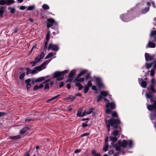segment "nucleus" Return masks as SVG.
<instances>
[{
  "instance_id": "obj_1",
  "label": "nucleus",
  "mask_w": 156,
  "mask_h": 156,
  "mask_svg": "<svg viewBox=\"0 0 156 156\" xmlns=\"http://www.w3.org/2000/svg\"><path fill=\"white\" fill-rule=\"evenodd\" d=\"M111 113L112 118L108 121H105L106 126L108 132L110 131V126L113 129H117L121 128L120 124H122L116 112L113 111Z\"/></svg>"
},
{
  "instance_id": "obj_6",
  "label": "nucleus",
  "mask_w": 156,
  "mask_h": 156,
  "mask_svg": "<svg viewBox=\"0 0 156 156\" xmlns=\"http://www.w3.org/2000/svg\"><path fill=\"white\" fill-rule=\"evenodd\" d=\"M51 60V59H50L44 61L40 66L36 67H34V68L36 69L38 72L42 70V69L45 68V66L50 62Z\"/></svg>"
},
{
  "instance_id": "obj_52",
  "label": "nucleus",
  "mask_w": 156,
  "mask_h": 156,
  "mask_svg": "<svg viewBox=\"0 0 156 156\" xmlns=\"http://www.w3.org/2000/svg\"><path fill=\"white\" fill-rule=\"evenodd\" d=\"M153 65L154 66L153 68L152 69L155 71L156 70V63L153 62Z\"/></svg>"
},
{
  "instance_id": "obj_56",
  "label": "nucleus",
  "mask_w": 156,
  "mask_h": 156,
  "mask_svg": "<svg viewBox=\"0 0 156 156\" xmlns=\"http://www.w3.org/2000/svg\"><path fill=\"white\" fill-rule=\"evenodd\" d=\"M88 126V125L84 123H83L82 124V125L81 126L82 127H83V128H84L86 127H87Z\"/></svg>"
},
{
  "instance_id": "obj_51",
  "label": "nucleus",
  "mask_w": 156,
  "mask_h": 156,
  "mask_svg": "<svg viewBox=\"0 0 156 156\" xmlns=\"http://www.w3.org/2000/svg\"><path fill=\"white\" fill-rule=\"evenodd\" d=\"M154 35H156V31H152L151 34V35L152 36H153Z\"/></svg>"
},
{
  "instance_id": "obj_37",
  "label": "nucleus",
  "mask_w": 156,
  "mask_h": 156,
  "mask_svg": "<svg viewBox=\"0 0 156 156\" xmlns=\"http://www.w3.org/2000/svg\"><path fill=\"white\" fill-rule=\"evenodd\" d=\"M38 56L39 60H41V59L43 58L44 56V52H41V54Z\"/></svg>"
},
{
  "instance_id": "obj_18",
  "label": "nucleus",
  "mask_w": 156,
  "mask_h": 156,
  "mask_svg": "<svg viewBox=\"0 0 156 156\" xmlns=\"http://www.w3.org/2000/svg\"><path fill=\"white\" fill-rule=\"evenodd\" d=\"M29 129V128L27 127H24L20 131V133L21 134H24Z\"/></svg>"
},
{
  "instance_id": "obj_49",
  "label": "nucleus",
  "mask_w": 156,
  "mask_h": 156,
  "mask_svg": "<svg viewBox=\"0 0 156 156\" xmlns=\"http://www.w3.org/2000/svg\"><path fill=\"white\" fill-rule=\"evenodd\" d=\"M64 83L62 81L60 82L59 86V88H60L63 87L64 85Z\"/></svg>"
},
{
  "instance_id": "obj_44",
  "label": "nucleus",
  "mask_w": 156,
  "mask_h": 156,
  "mask_svg": "<svg viewBox=\"0 0 156 156\" xmlns=\"http://www.w3.org/2000/svg\"><path fill=\"white\" fill-rule=\"evenodd\" d=\"M30 150L27 151L25 153L23 156H30Z\"/></svg>"
},
{
  "instance_id": "obj_17",
  "label": "nucleus",
  "mask_w": 156,
  "mask_h": 156,
  "mask_svg": "<svg viewBox=\"0 0 156 156\" xmlns=\"http://www.w3.org/2000/svg\"><path fill=\"white\" fill-rule=\"evenodd\" d=\"M141 80L142 81L141 83L140 84V86L142 87L143 88H146L147 87V83L146 81L143 80L142 78L141 79Z\"/></svg>"
},
{
  "instance_id": "obj_58",
  "label": "nucleus",
  "mask_w": 156,
  "mask_h": 156,
  "mask_svg": "<svg viewBox=\"0 0 156 156\" xmlns=\"http://www.w3.org/2000/svg\"><path fill=\"white\" fill-rule=\"evenodd\" d=\"M54 100V99L53 98V97H52L51 99H48V100H47L46 102L47 103H49L51 101H52L53 100Z\"/></svg>"
},
{
  "instance_id": "obj_61",
  "label": "nucleus",
  "mask_w": 156,
  "mask_h": 156,
  "mask_svg": "<svg viewBox=\"0 0 156 156\" xmlns=\"http://www.w3.org/2000/svg\"><path fill=\"white\" fill-rule=\"evenodd\" d=\"M90 134V133H83L82 135V137H84L85 136H87Z\"/></svg>"
},
{
  "instance_id": "obj_23",
  "label": "nucleus",
  "mask_w": 156,
  "mask_h": 156,
  "mask_svg": "<svg viewBox=\"0 0 156 156\" xmlns=\"http://www.w3.org/2000/svg\"><path fill=\"white\" fill-rule=\"evenodd\" d=\"M8 9L10 10V12L12 14L14 13L16 11L14 7H8Z\"/></svg>"
},
{
  "instance_id": "obj_33",
  "label": "nucleus",
  "mask_w": 156,
  "mask_h": 156,
  "mask_svg": "<svg viewBox=\"0 0 156 156\" xmlns=\"http://www.w3.org/2000/svg\"><path fill=\"white\" fill-rule=\"evenodd\" d=\"M89 89V87L87 85H85L84 87V94L87 93Z\"/></svg>"
},
{
  "instance_id": "obj_62",
  "label": "nucleus",
  "mask_w": 156,
  "mask_h": 156,
  "mask_svg": "<svg viewBox=\"0 0 156 156\" xmlns=\"http://www.w3.org/2000/svg\"><path fill=\"white\" fill-rule=\"evenodd\" d=\"M26 8V7L24 6H21L20 7V9L21 10H24Z\"/></svg>"
},
{
  "instance_id": "obj_27",
  "label": "nucleus",
  "mask_w": 156,
  "mask_h": 156,
  "mask_svg": "<svg viewBox=\"0 0 156 156\" xmlns=\"http://www.w3.org/2000/svg\"><path fill=\"white\" fill-rule=\"evenodd\" d=\"M153 65V62L151 63H145V67L147 69H149Z\"/></svg>"
},
{
  "instance_id": "obj_57",
  "label": "nucleus",
  "mask_w": 156,
  "mask_h": 156,
  "mask_svg": "<svg viewBox=\"0 0 156 156\" xmlns=\"http://www.w3.org/2000/svg\"><path fill=\"white\" fill-rule=\"evenodd\" d=\"M91 89L92 90L96 91H97V90L96 87L95 86H92Z\"/></svg>"
},
{
  "instance_id": "obj_39",
  "label": "nucleus",
  "mask_w": 156,
  "mask_h": 156,
  "mask_svg": "<svg viewBox=\"0 0 156 156\" xmlns=\"http://www.w3.org/2000/svg\"><path fill=\"white\" fill-rule=\"evenodd\" d=\"M6 5V0H0V5Z\"/></svg>"
},
{
  "instance_id": "obj_55",
  "label": "nucleus",
  "mask_w": 156,
  "mask_h": 156,
  "mask_svg": "<svg viewBox=\"0 0 156 156\" xmlns=\"http://www.w3.org/2000/svg\"><path fill=\"white\" fill-rule=\"evenodd\" d=\"M30 64H32V65L31 66L32 67L35 66L37 64L36 63H35V62L33 61H31L30 62Z\"/></svg>"
},
{
  "instance_id": "obj_8",
  "label": "nucleus",
  "mask_w": 156,
  "mask_h": 156,
  "mask_svg": "<svg viewBox=\"0 0 156 156\" xmlns=\"http://www.w3.org/2000/svg\"><path fill=\"white\" fill-rule=\"evenodd\" d=\"M155 57V55L154 54L150 55L148 53L145 54V59L147 62L152 61L154 58Z\"/></svg>"
},
{
  "instance_id": "obj_34",
  "label": "nucleus",
  "mask_w": 156,
  "mask_h": 156,
  "mask_svg": "<svg viewBox=\"0 0 156 156\" xmlns=\"http://www.w3.org/2000/svg\"><path fill=\"white\" fill-rule=\"evenodd\" d=\"M108 143H107L106 144H105V146L103 148V150L105 152H106L108 149Z\"/></svg>"
},
{
  "instance_id": "obj_12",
  "label": "nucleus",
  "mask_w": 156,
  "mask_h": 156,
  "mask_svg": "<svg viewBox=\"0 0 156 156\" xmlns=\"http://www.w3.org/2000/svg\"><path fill=\"white\" fill-rule=\"evenodd\" d=\"M34 69L31 70L28 68H26V74L27 75H28L29 74H35L38 73L37 72V70L34 68Z\"/></svg>"
},
{
  "instance_id": "obj_7",
  "label": "nucleus",
  "mask_w": 156,
  "mask_h": 156,
  "mask_svg": "<svg viewBox=\"0 0 156 156\" xmlns=\"http://www.w3.org/2000/svg\"><path fill=\"white\" fill-rule=\"evenodd\" d=\"M47 49L48 50L51 49L53 51H57L58 50L59 48L57 45L51 43L49 44Z\"/></svg>"
},
{
  "instance_id": "obj_19",
  "label": "nucleus",
  "mask_w": 156,
  "mask_h": 156,
  "mask_svg": "<svg viewBox=\"0 0 156 156\" xmlns=\"http://www.w3.org/2000/svg\"><path fill=\"white\" fill-rule=\"evenodd\" d=\"M5 9V7L3 6L0 7V18L3 17Z\"/></svg>"
},
{
  "instance_id": "obj_64",
  "label": "nucleus",
  "mask_w": 156,
  "mask_h": 156,
  "mask_svg": "<svg viewBox=\"0 0 156 156\" xmlns=\"http://www.w3.org/2000/svg\"><path fill=\"white\" fill-rule=\"evenodd\" d=\"M31 84H33L35 82H36V80L34 79V78H32L31 80Z\"/></svg>"
},
{
  "instance_id": "obj_60",
  "label": "nucleus",
  "mask_w": 156,
  "mask_h": 156,
  "mask_svg": "<svg viewBox=\"0 0 156 156\" xmlns=\"http://www.w3.org/2000/svg\"><path fill=\"white\" fill-rule=\"evenodd\" d=\"M6 115V113L3 112H0V117L5 116Z\"/></svg>"
},
{
  "instance_id": "obj_31",
  "label": "nucleus",
  "mask_w": 156,
  "mask_h": 156,
  "mask_svg": "<svg viewBox=\"0 0 156 156\" xmlns=\"http://www.w3.org/2000/svg\"><path fill=\"white\" fill-rule=\"evenodd\" d=\"M100 94L103 97H106L108 95V92L105 91H101L100 93Z\"/></svg>"
},
{
  "instance_id": "obj_48",
  "label": "nucleus",
  "mask_w": 156,
  "mask_h": 156,
  "mask_svg": "<svg viewBox=\"0 0 156 156\" xmlns=\"http://www.w3.org/2000/svg\"><path fill=\"white\" fill-rule=\"evenodd\" d=\"M38 89H39V88L38 85H35L34 87L33 91H36Z\"/></svg>"
},
{
  "instance_id": "obj_54",
  "label": "nucleus",
  "mask_w": 156,
  "mask_h": 156,
  "mask_svg": "<svg viewBox=\"0 0 156 156\" xmlns=\"http://www.w3.org/2000/svg\"><path fill=\"white\" fill-rule=\"evenodd\" d=\"M49 88V85L48 84L46 83L44 87V89L45 90H46L48 89Z\"/></svg>"
},
{
  "instance_id": "obj_20",
  "label": "nucleus",
  "mask_w": 156,
  "mask_h": 156,
  "mask_svg": "<svg viewBox=\"0 0 156 156\" xmlns=\"http://www.w3.org/2000/svg\"><path fill=\"white\" fill-rule=\"evenodd\" d=\"M76 73V70L75 69L72 70L69 73L68 78H73V77L75 75Z\"/></svg>"
},
{
  "instance_id": "obj_36",
  "label": "nucleus",
  "mask_w": 156,
  "mask_h": 156,
  "mask_svg": "<svg viewBox=\"0 0 156 156\" xmlns=\"http://www.w3.org/2000/svg\"><path fill=\"white\" fill-rule=\"evenodd\" d=\"M35 8V5H33L31 6H29L27 7V9L28 11H31L33 10Z\"/></svg>"
},
{
  "instance_id": "obj_59",
  "label": "nucleus",
  "mask_w": 156,
  "mask_h": 156,
  "mask_svg": "<svg viewBox=\"0 0 156 156\" xmlns=\"http://www.w3.org/2000/svg\"><path fill=\"white\" fill-rule=\"evenodd\" d=\"M108 153L110 155H112L114 153V151L113 150L111 151L108 150Z\"/></svg>"
},
{
  "instance_id": "obj_29",
  "label": "nucleus",
  "mask_w": 156,
  "mask_h": 156,
  "mask_svg": "<svg viewBox=\"0 0 156 156\" xmlns=\"http://www.w3.org/2000/svg\"><path fill=\"white\" fill-rule=\"evenodd\" d=\"M25 75V73H23L20 74L19 76V78L22 81H23L24 80V77Z\"/></svg>"
},
{
  "instance_id": "obj_32",
  "label": "nucleus",
  "mask_w": 156,
  "mask_h": 156,
  "mask_svg": "<svg viewBox=\"0 0 156 156\" xmlns=\"http://www.w3.org/2000/svg\"><path fill=\"white\" fill-rule=\"evenodd\" d=\"M82 111V110L80 109L77 110L76 114V115L77 116L81 117Z\"/></svg>"
},
{
  "instance_id": "obj_28",
  "label": "nucleus",
  "mask_w": 156,
  "mask_h": 156,
  "mask_svg": "<svg viewBox=\"0 0 156 156\" xmlns=\"http://www.w3.org/2000/svg\"><path fill=\"white\" fill-rule=\"evenodd\" d=\"M128 142H129V143L128 144L129 148H132L133 145V143L132 140H128Z\"/></svg>"
},
{
  "instance_id": "obj_45",
  "label": "nucleus",
  "mask_w": 156,
  "mask_h": 156,
  "mask_svg": "<svg viewBox=\"0 0 156 156\" xmlns=\"http://www.w3.org/2000/svg\"><path fill=\"white\" fill-rule=\"evenodd\" d=\"M87 85L89 87H90L92 86V84L91 83V80H90L88 81L87 85Z\"/></svg>"
},
{
  "instance_id": "obj_21",
  "label": "nucleus",
  "mask_w": 156,
  "mask_h": 156,
  "mask_svg": "<svg viewBox=\"0 0 156 156\" xmlns=\"http://www.w3.org/2000/svg\"><path fill=\"white\" fill-rule=\"evenodd\" d=\"M15 2L14 0H6V5H10Z\"/></svg>"
},
{
  "instance_id": "obj_25",
  "label": "nucleus",
  "mask_w": 156,
  "mask_h": 156,
  "mask_svg": "<svg viewBox=\"0 0 156 156\" xmlns=\"http://www.w3.org/2000/svg\"><path fill=\"white\" fill-rule=\"evenodd\" d=\"M87 72V70H83V71H81L80 73L77 76L78 77H80L82 75H83L84 74L86 73Z\"/></svg>"
},
{
  "instance_id": "obj_2",
  "label": "nucleus",
  "mask_w": 156,
  "mask_h": 156,
  "mask_svg": "<svg viewBox=\"0 0 156 156\" xmlns=\"http://www.w3.org/2000/svg\"><path fill=\"white\" fill-rule=\"evenodd\" d=\"M54 25V26L51 29L57 30V34H58L59 32L58 30V27L57 22H55L53 19H48L47 21V27L49 28L52 27Z\"/></svg>"
},
{
  "instance_id": "obj_11",
  "label": "nucleus",
  "mask_w": 156,
  "mask_h": 156,
  "mask_svg": "<svg viewBox=\"0 0 156 156\" xmlns=\"http://www.w3.org/2000/svg\"><path fill=\"white\" fill-rule=\"evenodd\" d=\"M147 7H145L144 8L140 10L142 14H145L149 11L150 7L151 5V3L149 2H147Z\"/></svg>"
},
{
  "instance_id": "obj_42",
  "label": "nucleus",
  "mask_w": 156,
  "mask_h": 156,
  "mask_svg": "<svg viewBox=\"0 0 156 156\" xmlns=\"http://www.w3.org/2000/svg\"><path fill=\"white\" fill-rule=\"evenodd\" d=\"M40 60H39V56H38L36 57L35 59L34 62L37 64Z\"/></svg>"
},
{
  "instance_id": "obj_38",
  "label": "nucleus",
  "mask_w": 156,
  "mask_h": 156,
  "mask_svg": "<svg viewBox=\"0 0 156 156\" xmlns=\"http://www.w3.org/2000/svg\"><path fill=\"white\" fill-rule=\"evenodd\" d=\"M103 98V97L100 94L98 96L97 99V102H99Z\"/></svg>"
},
{
  "instance_id": "obj_24",
  "label": "nucleus",
  "mask_w": 156,
  "mask_h": 156,
  "mask_svg": "<svg viewBox=\"0 0 156 156\" xmlns=\"http://www.w3.org/2000/svg\"><path fill=\"white\" fill-rule=\"evenodd\" d=\"M76 98V96H73L72 95H70L69 97H67L66 99L69 101H71L73 100Z\"/></svg>"
},
{
  "instance_id": "obj_15",
  "label": "nucleus",
  "mask_w": 156,
  "mask_h": 156,
  "mask_svg": "<svg viewBox=\"0 0 156 156\" xmlns=\"http://www.w3.org/2000/svg\"><path fill=\"white\" fill-rule=\"evenodd\" d=\"M156 46L155 44L153 42L151 41H149L148 44L146 46V48H154Z\"/></svg>"
},
{
  "instance_id": "obj_47",
  "label": "nucleus",
  "mask_w": 156,
  "mask_h": 156,
  "mask_svg": "<svg viewBox=\"0 0 156 156\" xmlns=\"http://www.w3.org/2000/svg\"><path fill=\"white\" fill-rule=\"evenodd\" d=\"M34 120L33 119L29 118V119H25V121L26 122H29L30 121Z\"/></svg>"
},
{
  "instance_id": "obj_46",
  "label": "nucleus",
  "mask_w": 156,
  "mask_h": 156,
  "mask_svg": "<svg viewBox=\"0 0 156 156\" xmlns=\"http://www.w3.org/2000/svg\"><path fill=\"white\" fill-rule=\"evenodd\" d=\"M92 110H93L92 108H90L89 110V111H87V115L90 114L92 113Z\"/></svg>"
},
{
  "instance_id": "obj_40",
  "label": "nucleus",
  "mask_w": 156,
  "mask_h": 156,
  "mask_svg": "<svg viewBox=\"0 0 156 156\" xmlns=\"http://www.w3.org/2000/svg\"><path fill=\"white\" fill-rule=\"evenodd\" d=\"M53 56V54L51 52L49 53L47 56L45 57V59H47L48 58H50Z\"/></svg>"
},
{
  "instance_id": "obj_50",
  "label": "nucleus",
  "mask_w": 156,
  "mask_h": 156,
  "mask_svg": "<svg viewBox=\"0 0 156 156\" xmlns=\"http://www.w3.org/2000/svg\"><path fill=\"white\" fill-rule=\"evenodd\" d=\"M90 74H91L90 73H89L87 74V75L85 76V79L86 80H88L89 78H90Z\"/></svg>"
},
{
  "instance_id": "obj_30",
  "label": "nucleus",
  "mask_w": 156,
  "mask_h": 156,
  "mask_svg": "<svg viewBox=\"0 0 156 156\" xmlns=\"http://www.w3.org/2000/svg\"><path fill=\"white\" fill-rule=\"evenodd\" d=\"M42 8L45 10H47L49 9V6L46 4H44L42 5Z\"/></svg>"
},
{
  "instance_id": "obj_16",
  "label": "nucleus",
  "mask_w": 156,
  "mask_h": 156,
  "mask_svg": "<svg viewBox=\"0 0 156 156\" xmlns=\"http://www.w3.org/2000/svg\"><path fill=\"white\" fill-rule=\"evenodd\" d=\"M80 77H78V76H77L74 80V82L75 83L77 82H82L84 81V78H79Z\"/></svg>"
},
{
  "instance_id": "obj_63",
  "label": "nucleus",
  "mask_w": 156,
  "mask_h": 156,
  "mask_svg": "<svg viewBox=\"0 0 156 156\" xmlns=\"http://www.w3.org/2000/svg\"><path fill=\"white\" fill-rule=\"evenodd\" d=\"M87 112L86 111L83 112V114L81 115V117H83L86 115H87Z\"/></svg>"
},
{
  "instance_id": "obj_41",
  "label": "nucleus",
  "mask_w": 156,
  "mask_h": 156,
  "mask_svg": "<svg viewBox=\"0 0 156 156\" xmlns=\"http://www.w3.org/2000/svg\"><path fill=\"white\" fill-rule=\"evenodd\" d=\"M50 32L49 31H48V33L47 34L46 36V41H48L50 39Z\"/></svg>"
},
{
  "instance_id": "obj_43",
  "label": "nucleus",
  "mask_w": 156,
  "mask_h": 156,
  "mask_svg": "<svg viewBox=\"0 0 156 156\" xmlns=\"http://www.w3.org/2000/svg\"><path fill=\"white\" fill-rule=\"evenodd\" d=\"M155 71L151 69V70L150 71V75H151V76L152 77L154 76L155 74Z\"/></svg>"
},
{
  "instance_id": "obj_3",
  "label": "nucleus",
  "mask_w": 156,
  "mask_h": 156,
  "mask_svg": "<svg viewBox=\"0 0 156 156\" xmlns=\"http://www.w3.org/2000/svg\"><path fill=\"white\" fill-rule=\"evenodd\" d=\"M68 71L65 70L62 71H57L55 72L53 75V77L56 78L58 81H60L64 78V76L66 73H67Z\"/></svg>"
},
{
  "instance_id": "obj_9",
  "label": "nucleus",
  "mask_w": 156,
  "mask_h": 156,
  "mask_svg": "<svg viewBox=\"0 0 156 156\" xmlns=\"http://www.w3.org/2000/svg\"><path fill=\"white\" fill-rule=\"evenodd\" d=\"M120 18L123 21L127 22L131 20L128 14H122L120 16Z\"/></svg>"
},
{
  "instance_id": "obj_13",
  "label": "nucleus",
  "mask_w": 156,
  "mask_h": 156,
  "mask_svg": "<svg viewBox=\"0 0 156 156\" xmlns=\"http://www.w3.org/2000/svg\"><path fill=\"white\" fill-rule=\"evenodd\" d=\"M118 144L119 146L120 147H122L123 148H126L127 147L128 144V142L125 140H123L122 142L120 140H119L118 141Z\"/></svg>"
},
{
  "instance_id": "obj_22",
  "label": "nucleus",
  "mask_w": 156,
  "mask_h": 156,
  "mask_svg": "<svg viewBox=\"0 0 156 156\" xmlns=\"http://www.w3.org/2000/svg\"><path fill=\"white\" fill-rule=\"evenodd\" d=\"M9 138L12 140H16L20 138V135H18L17 136H10Z\"/></svg>"
},
{
  "instance_id": "obj_53",
  "label": "nucleus",
  "mask_w": 156,
  "mask_h": 156,
  "mask_svg": "<svg viewBox=\"0 0 156 156\" xmlns=\"http://www.w3.org/2000/svg\"><path fill=\"white\" fill-rule=\"evenodd\" d=\"M69 79H67L66 81V82H72L73 80V78L71 77V78H68Z\"/></svg>"
},
{
  "instance_id": "obj_5",
  "label": "nucleus",
  "mask_w": 156,
  "mask_h": 156,
  "mask_svg": "<svg viewBox=\"0 0 156 156\" xmlns=\"http://www.w3.org/2000/svg\"><path fill=\"white\" fill-rule=\"evenodd\" d=\"M106 109L105 111L106 113L108 114H110L112 112V110L115 108L116 106L114 102L106 103Z\"/></svg>"
},
{
  "instance_id": "obj_35",
  "label": "nucleus",
  "mask_w": 156,
  "mask_h": 156,
  "mask_svg": "<svg viewBox=\"0 0 156 156\" xmlns=\"http://www.w3.org/2000/svg\"><path fill=\"white\" fill-rule=\"evenodd\" d=\"M119 133V131L117 130H115L112 133V135L114 136V137H116V136L118 135Z\"/></svg>"
},
{
  "instance_id": "obj_14",
  "label": "nucleus",
  "mask_w": 156,
  "mask_h": 156,
  "mask_svg": "<svg viewBox=\"0 0 156 156\" xmlns=\"http://www.w3.org/2000/svg\"><path fill=\"white\" fill-rule=\"evenodd\" d=\"M31 81V79L30 78L28 79L25 80V83L26 85L27 89V91H28L31 87V85L30 83Z\"/></svg>"
},
{
  "instance_id": "obj_4",
  "label": "nucleus",
  "mask_w": 156,
  "mask_h": 156,
  "mask_svg": "<svg viewBox=\"0 0 156 156\" xmlns=\"http://www.w3.org/2000/svg\"><path fill=\"white\" fill-rule=\"evenodd\" d=\"M109 140L112 141L111 143V146L115 148V150L117 151H119L121 150V147L119 146L118 142H117L118 138L115 137H113L110 136L109 137Z\"/></svg>"
},
{
  "instance_id": "obj_10",
  "label": "nucleus",
  "mask_w": 156,
  "mask_h": 156,
  "mask_svg": "<svg viewBox=\"0 0 156 156\" xmlns=\"http://www.w3.org/2000/svg\"><path fill=\"white\" fill-rule=\"evenodd\" d=\"M96 81L97 85L100 89L104 87V85L100 77H96L94 78Z\"/></svg>"
},
{
  "instance_id": "obj_26",
  "label": "nucleus",
  "mask_w": 156,
  "mask_h": 156,
  "mask_svg": "<svg viewBox=\"0 0 156 156\" xmlns=\"http://www.w3.org/2000/svg\"><path fill=\"white\" fill-rule=\"evenodd\" d=\"M45 79L44 77H41L37 78L36 80V82H40L44 80Z\"/></svg>"
}]
</instances>
